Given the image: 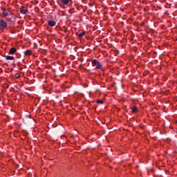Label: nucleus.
<instances>
[{
  "instance_id": "obj_4",
  "label": "nucleus",
  "mask_w": 177,
  "mask_h": 177,
  "mask_svg": "<svg viewBox=\"0 0 177 177\" xmlns=\"http://www.w3.org/2000/svg\"><path fill=\"white\" fill-rule=\"evenodd\" d=\"M2 10V13L3 15L4 16V17H6V16H8L9 15V13L8 12V10L5 9V8H1Z\"/></svg>"
},
{
  "instance_id": "obj_2",
  "label": "nucleus",
  "mask_w": 177,
  "mask_h": 177,
  "mask_svg": "<svg viewBox=\"0 0 177 177\" xmlns=\"http://www.w3.org/2000/svg\"><path fill=\"white\" fill-rule=\"evenodd\" d=\"M6 27H8V23L0 19V28H6Z\"/></svg>"
},
{
  "instance_id": "obj_14",
  "label": "nucleus",
  "mask_w": 177,
  "mask_h": 177,
  "mask_svg": "<svg viewBox=\"0 0 177 177\" xmlns=\"http://www.w3.org/2000/svg\"><path fill=\"white\" fill-rule=\"evenodd\" d=\"M19 70H23V68L22 67H19Z\"/></svg>"
},
{
  "instance_id": "obj_8",
  "label": "nucleus",
  "mask_w": 177,
  "mask_h": 177,
  "mask_svg": "<svg viewBox=\"0 0 177 177\" xmlns=\"http://www.w3.org/2000/svg\"><path fill=\"white\" fill-rule=\"evenodd\" d=\"M85 34H86V31H83L82 32L78 34L77 37H78V38H82V37H84V35H85Z\"/></svg>"
},
{
  "instance_id": "obj_6",
  "label": "nucleus",
  "mask_w": 177,
  "mask_h": 177,
  "mask_svg": "<svg viewBox=\"0 0 177 177\" xmlns=\"http://www.w3.org/2000/svg\"><path fill=\"white\" fill-rule=\"evenodd\" d=\"M20 12L22 13V15H27L28 12V10L21 8L20 9Z\"/></svg>"
},
{
  "instance_id": "obj_11",
  "label": "nucleus",
  "mask_w": 177,
  "mask_h": 177,
  "mask_svg": "<svg viewBox=\"0 0 177 177\" xmlns=\"http://www.w3.org/2000/svg\"><path fill=\"white\" fill-rule=\"evenodd\" d=\"M62 3L64 5H68V2H70V0H60Z\"/></svg>"
},
{
  "instance_id": "obj_10",
  "label": "nucleus",
  "mask_w": 177,
  "mask_h": 177,
  "mask_svg": "<svg viewBox=\"0 0 177 177\" xmlns=\"http://www.w3.org/2000/svg\"><path fill=\"white\" fill-rule=\"evenodd\" d=\"M132 113H133V114H136V113H138V107L133 106V107L132 108Z\"/></svg>"
},
{
  "instance_id": "obj_7",
  "label": "nucleus",
  "mask_w": 177,
  "mask_h": 177,
  "mask_svg": "<svg viewBox=\"0 0 177 177\" xmlns=\"http://www.w3.org/2000/svg\"><path fill=\"white\" fill-rule=\"evenodd\" d=\"M4 57L6 58V60H15V57L13 56L4 55Z\"/></svg>"
},
{
  "instance_id": "obj_3",
  "label": "nucleus",
  "mask_w": 177,
  "mask_h": 177,
  "mask_svg": "<svg viewBox=\"0 0 177 177\" xmlns=\"http://www.w3.org/2000/svg\"><path fill=\"white\" fill-rule=\"evenodd\" d=\"M48 26H50V27H55L56 26V22L55 21H48Z\"/></svg>"
},
{
  "instance_id": "obj_1",
  "label": "nucleus",
  "mask_w": 177,
  "mask_h": 177,
  "mask_svg": "<svg viewBox=\"0 0 177 177\" xmlns=\"http://www.w3.org/2000/svg\"><path fill=\"white\" fill-rule=\"evenodd\" d=\"M92 64L93 66V67H95V68H98L99 70H102L103 66L101 64L100 62H99V61L96 60V59H93L92 61Z\"/></svg>"
},
{
  "instance_id": "obj_5",
  "label": "nucleus",
  "mask_w": 177,
  "mask_h": 177,
  "mask_svg": "<svg viewBox=\"0 0 177 177\" xmlns=\"http://www.w3.org/2000/svg\"><path fill=\"white\" fill-rule=\"evenodd\" d=\"M16 52H17L16 48H11L9 50L10 55H15Z\"/></svg>"
},
{
  "instance_id": "obj_13",
  "label": "nucleus",
  "mask_w": 177,
  "mask_h": 177,
  "mask_svg": "<svg viewBox=\"0 0 177 177\" xmlns=\"http://www.w3.org/2000/svg\"><path fill=\"white\" fill-rule=\"evenodd\" d=\"M15 78H20V75L19 73H16L15 75Z\"/></svg>"
},
{
  "instance_id": "obj_12",
  "label": "nucleus",
  "mask_w": 177,
  "mask_h": 177,
  "mask_svg": "<svg viewBox=\"0 0 177 177\" xmlns=\"http://www.w3.org/2000/svg\"><path fill=\"white\" fill-rule=\"evenodd\" d=\"M97 103H98L100 104H103L104 101H103V100H97Z\"/></svg>"
},
{
  "instance_id": "obj_9",
  "label": "nucleus",
  "mask_w": 177,
  "mask_h": 177,
  "mask_svg": "<svg viewBox=\"0 0 177 177\" xmlns=\"http://www.w3.org/2000/svg\"><path fill=\"white\" fill-rule=\"evenodd\" d=\"M24 53L26 56H30L31 55V50H27L25 52H24Z\"/></svg>"
}]
</instances>
